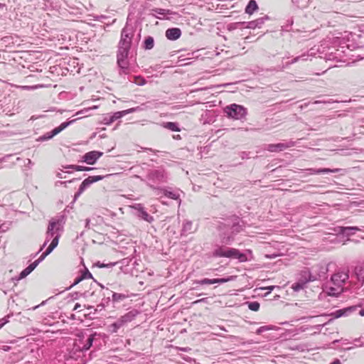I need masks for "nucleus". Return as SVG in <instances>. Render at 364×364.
Wrapping results in <instances>:
<instances>
[{
  "mask_svg": "<svg viewBox=\"0 0 364 364\" xmlns=\"http://www.w3.org/2000/svg\"><path fill=\"white\" fill-rule=\"evenodd\" d=\"M305 287L306 284L298 279L296 282L292 284L291 288L294 291H299L300 290L304 289Z\"/></svg>",
  "mask_w": 364,
  "mask_h": 364,
  "instance_id": "35",
  "label": "nucleus"
},
{
  "mask_svg": "<svg viewBox=\"0 0 364 364\" xmlns=\"http://www.w3.org/2000/svg\"><path fill=\"white\" fill-rule=\"evenodd\" d=\"M104 296H107L106 298L102 299V302L105 303V306L108 305V303L110 301V299L112 297L110 296L111 294L109 293V290L107 289L105 292L102 293Z\"/></svg>",
  "mask_w": 364,
  "mask_h": 364,
  "instance_id": "38",
  "label": "nucleus"
},
{
  "mask_svg": "<svg viewBox=\"0 0 364 364\" xmlns=\"http://www.w3.org/2000/svg\"><path fill=\"white\" fill-rule=\"evenodd\" d=\"M90 219L87 218L85 220V228L90 229Z\"/></svg>",
  "mask_w": 364,
  "mask_h": 364,
  "instance_id": "62",
  "label": "nucleus"
},
{
  "mask_svg": "<svg viewBox=\"0 0 364 364\" xmlns=\"http://www.w3.org/2000/svg\"><path fill=\"white\" fill-rule=\"evenodd\" d=\"M340 171L339 168H316V169H311V173L314 174H322V173H338Z\"/></svg>",
  "mask_w": 364,
  "mask_h": 364,
  "instance_id": "27",
  "label": "nucleus"
},
{
  "mask_svg": "<svg viewBox=\"0 0 364 364\" xmlns=\"http://www.w3.org/2000/svg\"><path fill=\"white\" fill-rule=\"evenodd\" d=\"M152 11L161 16H155L156 18L159 19H162L163 17H164L166 15H171L173 14V11L169 9H164L161 8H155L152 9Z\"/></svg>",
  "mask_w": 364,
  "mask_h": 364,
  "instance_id": "26",
  "label": "nucleus"
},
{
  "mask_svg": "<svg viewBox=\"0 0 364 364\" xmlns=\"http://www.w3.org/2000/svg\"><path fill=\"white\" fill-rule=\"evenodd\" d=\"M97 106H93L91 108H88V109H82L81 111L77 112V114H84V113H86L88 110L91 109H97Z\"/></svg>",
  "mask_w": 364,
  "mask_h": 364,
  "instance_id": "56",
  "label": "nucleus"
},
{
  "mask_svg": "<svg viewBox=\"0 0 364 364\" xmlns=\"http://www.w3.org/2000/svg\"><path fill=\"white\" fill-rule=\"evenodd\" d=\"M106 176H90L85 178L80 184L77 191L75 193L74 199L76 200L86 188L95 182L102 180Z\"/></svg>",
  "mask_w": 364,
  "mask_h": 364,
  "instance_id": "8",
  "label": "nucleus"
},
{
  "mask_svg": "<svg viewBox=\"0 0 364 364\" xmlns=\"http://www.w3.org/2000/svg\"><path fill=\"white\" fill-rule=\"evenodd\" d=\"M158 191H159V193H157V195H159L160 193H161L164 196H166L168 198L176 200H179V203H181L180 194L178 191H173L171 188L166 189V188H161L159 190H158Z\"/></svg>",
  "mask_w": 364,
  "mask_h": 364,
  "instance_id": "18",
  "label": "nucleus"
},
{
  "mask_svg": "<svg viewBox=\"0 0 364 364\" xmlns=\"http://www.w3.org/2000/svg\"><path fill=\"white\" fill-rule=\"evenodd\" d=\"M340 46L339 48L336 49L335 52H331L330 53V59L336 60L337 61H343L342 59V53L344 54L345 56L348 55L346 53L347 50H353L355 47L353 45L348 43L343 39L339 42ZM345 61V60H343Z\"/></svg>",
  "mask_w": 364,
  "mask_h": 364,
  "instance_id": "6",
  "label": "nucleus"
},
{
  "mask_svg": "<svg viewBox=\"0 0 364 364\" xmlns=\"http://www.w3.org/2000/svg\"><path fill=\"white\" fill-rule=\"evenodd\" d=\"M250 152H248V151H242L240 154L242 159H250Z\"/></svg>",
  "mask_w": 364,
  "mask_h": 364,
  "instance_id": "52",
  "label": "nucleus"
},
{
  "mask_svg": "<svg viewBox=\"0 0 364 364\" xmlns=\"http://www.w3.org/2000/svg\"><path fill=\"white\" fill-rule=\"evenodd\" d=\"M270 329H271V328H270L269 326H263L259 327V328L257 330L256 333H257V334H260V333H262V332L266 331H268V330H270Z\"/></svg>",
  "mask_w": 364,
  "mask_h": 364,
  "instance_id": "51",
  "label": "nucleus"
},
{
  "mask_svg": "<svg viewBox=\"0 0 364 364\" xmlns=\"http://www.w3.org/2000/svg\"><path fill=\"white\" fill-rule=\"evenodd\" d=\"M132 208L134 210H135V211H136L135 212V215L138 218H141V219H142V220H145V221H146V222H148L149 223H152L154 221V218L151 215H150L145 210V208L143 206V205H141L140 203H137V204H135V205H132Z\"/></svg>",
  "mask_w": 364,
  "mask_h": 364,
  "instance_id": "12",
  "label": "nucleus"
},
{
  "mask_svg": "<svg viewBox=\"0 0 364 364\" xmlns=\"http://www.w3.org/2000/svg\"><path fill=\"white\" fill-rule=\"evenodd\" d=\"M181 36V31L178 28H170L166 31V37L170 41H176Z\"/></svg>",
  "mask_w": 364,
  "mask_h": 364,
  "instance_id": "19",
  "label": "nucleus"
},
{
  "mask_svg": "<svg viewBox=\"0 0 364 364\" xmlns=\"http://www.w3.org/2000/svg\"><path fill=\"white\" fill-rule=\"evenodd\" d=\"M134 36V33L132 27L125 26L123 28L117 51L129 53Z\"/></svg>",
  "mask_w": 364,
  "mask_h": 364,
  "instance_id": "5",
  "label": "nucleus"
},
{
  "mask_svg": "<svg viewBox=\"0 0 364 364\" xmlns=\"http://www.w3.org/2000/svg\"><path fill=\"white\" fill-rule=\"evenodd\" d=\"M246 304L251 311H257L259 309L260 304L258 301H247Z\"/></svg>",
  "mask_w": 364,
  "mask_h": 364,
  "instance_id": "34",
  "label": "nucleus"
},
{
  "mask_svg": "<svg viewBox=\"0 0 364 364\" xmlns=\"http://www.w3.org/2000/svg\"><path fill=\"white\" fill-rule=\"evenodd\" d=\"M58 242L57 239L56 240H52L50 244L46 249V250L44 252V253L48 256L49 254H50L53 250L58 246Z\"/></svg>",
  "mask_w": 364,
  "mask_h": 364,
  "instance_id": "33",
  "label": "nucleus"
},
{
  "mask_svg": "<svg viewBox=\"0 0 364 364\" xmlns=\"http://www.w3.org/2000/svg\"><path fill=\"white\" fill-rule=\"evenodd\" d=\"M294 21L292 18L288 19L286 24L282 26V30L285 31H290L291 30V26L293 25Z\"/></svg>",
  "mask_w": 364,
  "mask_h": 364,
  "instance_id": "37",
  "label": "nucleus"
},
{
  "mask_svg": "<svg viewBox=\"0 0 364 364\" xmlns=\"http://www.w3.org/2000/svg\"><path fill=\"white\" fill-rule=\"evenodd\" d=\"M164 127H165L171 131H173V132H179L180 131L178 124L176 122H166L164 124Z\"/></svg>",
  "mask_w": 364,
  "mask_h": 364,
  "instance_id": "30",
  "label": "nucleus"
},
{
  "mask_svg": "<svg viewBox=\"0 0 364 364\" xmlns=\"http://www.w3.org/2000/svg\"><path fill=\"white\" fill-rule=\"evenodd\" d=\"M244 28H251V29H255V28H257L255 20L251 21L249 22H245Z\"/></svg>",
  "mask_w": 364,
  "mask_h": 364,
  "instance_id": "46",
  "label": "nucleus"
},
{
  "mask_svg": "<svg viewBox=\"0 0 364 364\" xmlns=\"http://www.w3.org/2000/svg\"><path fill=\"white\" fill-rule=\"evenodd\" d=\"M80 277H82V279L92 278V274L87 269H85L83 272H82Z\"/></svg>",
  "mask_w": 364,
  "mask_h": 364,
  "instance_id": "43",
  "label": "nucleus"
},
{
  "mask_svg": "<svg viewBox=\"0 0 364 364\" xmlns=\"http://www.w3.org/2000/svg\"><path fill=\"white\" fill-rule=\"evenodd\" d=\"M147 185L153 190H159L156 185L168 181V174L163 168L149 170L146 175Z\"/></svg>",
  "mask_w": 364,
  "mask_h": 364,
  "instance_id": "2",
  "label": "nucleus"
},
{
  "mask_svg": "<svg viewBox=\"0 0 364 364\" xmlns=\"http://www.w3.org/2000/svg\"><path fill=\"white\" fill-rule=\"evenodd\" d=\"M103 155V153L99 151H91L86 153L82 156V161L87 164L93 165L97 159Z\"/></svg>",
  "mask_w": 364,
  "mask_h": 364,
  "instance_id": "15",
  "label": "nucleus"
},
{
  "mask_svg": "<svg viewBox=\"0 0 364 364\" xmlns=\"http://www.w3.org/2000/svg\"><path fill=\"white\" fill-rule=\"evenodd\" d=\"M105 303L101 302L100 304H98L97 306V308L95 309V311H98V310L101 311V310H102L105 308Z\"/></svg>",
  "mask_w": 364,
  "mask_h": 364,
  "instance_id": "55",
  "label": "nucleus"
},
{
  "mask_svg": "<svg viewBox=\"0 0 364 364\" xmlns=\"http://www.w3.org/2000/svg\"><path fill=\"white\" fill-rule=\"evenodd\" d=\"M298 279L303 282L304 284H306L310 282L316 281L317 279V276L313 275L308 268H304L300 272L299 277Z\"/></svg>",
  "mask_w": 364,
  "mask_h": 364,
  "instance_id": "17",
  "label": "nucleus"
},
{
  "mask_svg": "<svg viewBox=\"0 0 364 364\" xmlns=\"http://www.w3.org/2000/svg\"><path fill=\"white\" fill-rule=\"evenodd\" d=\"M129 53L117 51V64L119 67V75H127L129 73V63L127 60Z\"/></svg>",
  "mask_w": 364,
  "mask_h": 364,
  "instance_id": "9",
  "label": "nucleus"
},
{
  "mask_svg": "<svg viewBox=\"0 0 364 364\" xmlns=\"http://www.w3.org/2000/svg\"><path fill=\"white\" fill-rule=\"evenodd\" d=\"M36 262H32L26 268L21 271L19 274V279H23L31 274L36 267Z\"/></svg>",
  "mask_w": 364,
  "mask_h": 364,
  "instance_id": "25",
  "label": "nucleus"
},
{
  "mask_svg": "<svg viewBox=\"0 0 364 364\" xmlns=\"http://www.w3.org/2000/svg\"><path fill=\"white\" fill-rule=\"evenodd\" d=\"M335 101L330 100L328 101H321V100H316L314 102V104H320V103H333Z\"/></svg>",
  "mask_w": 364,
  "mask_h": 364,
  "instance_id": "57",
  "label": "nucleus"
},
{
  "mask_svg": "<svg viewBox=\"0 0 364 364\" xmlns=\"http://www.w3.org/2000/svg\"><path fill=\"white\" fill-rule=\"evenodd\" d=\"M330 364H341V362L339 359H335L332 363Z\"/></svg>",
  "mask_w": 364,
  "mask_h": 364,
  "instance_id": "64",
  "label": "nucleus"
},
{
  "mask_svg": "<svg viewBox=\"0 0 364 364\" xmlns=\"http://www.w3.org/2000/svg\"><path fill=\"white\" fill-rule=\"evenodd\" d=\"M77 119H72L68 122H63L59 127H55L53 129L51 132H47L42 136H39L37 139L38 141H44L49 139H51L53 136L61 132L63 130H64L66 127H68L69 125L74 123Z\"/></svg>",
  "mask_w": 364,
  "mask_h": 364,
  "instance_id": "7",
  "label": "nucleus"
},
{
  "mask_svg": "<svg viewBox=\"0 0 364 364\" xmlns=\"http://www.w3.org/2000/svg\"><path fill=\"white\" fill-rule=\"evenodd\" d=\"M95 336H96V333H92L89 336V337L86 340V343L82 347V349H81L82 351H86L90 348V347L92 346Z\"/></svg>",
  "mask_w": 364,
  "mask_h": 364,
  "instance_id": "28",
  "label": "nucleus"
},
{
  "mask_svg": "<svg viewBox=\"0 0 364 364\" xmlns=\"http://www.w3.org/2000/svg\"><path fill=\"white\" fill-rule=\"evenodd\" d=\"M193 232H194V230H193V225L192 221L188 220H185L183 223V227H182L181 235L182 236L187 235Z\"/></svg>",
  "mask_w": 364,
  "mask_h": 364,
  "instance_id": "22",
  "label": "nucleus"
},
{
  "mask_svg": "<svg viewBox=\"0 0 364 364\" xmlns=\"http://www.w3.org/2000/svg\"><path fill=\"white\" fill-rule=\"evenodd\" d=\"M139 110H141V108L139 107H136L123 111H118L111 114L110 115L112 116V117L113 118V121L114 122L115 120L119 119L128 114L133 113L134 112Z\"/></svg>",
  "mask_w": 364,
  "mask_h": 364,
  "instance_id": "20",
  "label": "nucleus"
},
{
  "mask_svg": "<svg viewBox=\"0 0 364 364\" xmlns=\"http://www.w3.org/2000/svg\"><path fill=\"white\" fill-rule=\"evenodd\" d=\"M360 306H350L348 307H346L343 309H338L329 314L330 316L333 317V318H338L343 316H348L353 311L356 310L358 307Z\"/></svg>",
  "mask_w": 364,
  "mask_h": 364,
  "instance_id": "14",
  "label": "nucleus"
},
{
  "mask_svg": "<svg viewBox=\"0 0 364 364\" xmlns=\"http://www.w3.org/2000/svg\"><path fill=\"white\" fill-rule=\"evenodd\" d=\"M100 292H97L96 291H94L92 292H89V291H85L82 295L85 298H88V297H94V296H97V297H99L100 296Z\"/></svg>",
  "mask_w": 364,
  "mask_h": 364,
  "instance_id": "41",
  "label": "nucleus"
},
{
  "mask_svg": "<svg viewBox=\"0 0 364 364\" xmlns=\"http://www.w3.org/2000/svg\"><path fill=\"white\" fill-rule=\"evenodd\" d=\"M1 43L8 46L14 43L13 37L11 36H6L1 39Z\"/></svg>",
  "mask_w": 364,
  "mask_h": 364,
  "instance_id": "36",
  "label": "nucleus"
},
{
  "mask_svg": "<svg viewBox=\"0 0 364 364\" xmlns=\"http://www.w3.org/2000/svg\"><path fill=\"white\" fill-rule=\"evenodd\" d=\"M57 177L58 178H65L64 176H63V172H58L56 174Z\"/></svg>",
  "mask_w": 364,
  "mask_h": 364,
  "instance_id": "63",
  "label": "nucleus"
},
{
  "mask_svg": "<svg viewBox=\"0 0 364 364\" xmlns=\"http://www.w3.org/2000/svg\"><path fill=\"white\" fill-rule=\"evenodd\" d=\"M13 316V314H8L5 317L0 319V328H2L5 324H6L9 321V318Z\"/></svg>",
  "mask_w": 364,
  "mask_h": 364,
  "instance_id": "44",
  "label": "nucleus"
},
{
  "mask_svg": "<svg viewBox=\"0 0 364 364\" xmlns=\"http://www.w3.org/2000/svg\"><path fill=\"white\" fill-rule=\"evenodd\" d=\"M82 280L83 279H82V277L80 276L76 277L75 281H74V282L73 283V284L68 289H70L71 287L77 285V284H79Z\"/></svg>",
  "mask_w": 364,
  "mask_h": 364,
  "instance_id": "53",
  "label": "nucleus"
},
{
  "mask_svg": "<svg viewBox=\"0 0 364 364\" xmlns=\"http://www.w3.org/2000/svg\"><path fill=\"white\" fill-rule=\"evenodd\" d=\"M295 145V142L289 141L285 143L270 144L267 145L266 149L270 152H279Z\"/></svg>",
  "mask_w": 364,
  "mask_h": 364,
  "instance_id": "13",
  "label": "nucleus"
},
{
  "mask_svg": "<svg viewBox=\"0 0 364 364\" xmlns=\"http://www.w3.org/2000/svg\"><path fill=\"white\" fill-rule=\"evenodd\" d=\"M267 19H269V17L267 16H265L264 17H261V18L256 19L255 22L257 24V27L260 28L262 26V25L264 23V21L267 20Z\"/></svg>",
  "mask_w": 364,
  "mask_h": 364,
  "instance_id": "45",
  "label": "nucleus"
},
{
  "mask_svg": "<svg viewBox=\"0 0 364 364\" xmlns=\"http://www.w3.org/2000/svg\"><path fill=\"white\" fill-rule=\"evenodd\" d=\"M102 122V124H104L105 125H110L112 123L114 122V121H113V118L112 117V116L110 114H107L104 117Z\"/></svg>",
  "mask_w": 364,
  "mask_h": 364,
  "instance_id": "40",
  "label": "nucleus"
},
{
  "mask_svg": "<svg viewBox=\"0 0 364 364\" xmlns=\"http://www.w3.org/2000/svg\"><path fill=\"white\" fill-rule=\"evenodd\" d=\"M245 22H235L232 23L228 25V31H233L238 28H244Z\"/></svg>",
  "mask_w": 364,
  "mask_h": 364,
  "instance_id": "31",
  "label": "nucleus"
},
{
  "mask_svg": "<svg viewBox=\"0 0 364 364\" xmlns=\"http://www.w3.org/2000/svg\"><path fill=\"white\" fill-rule=\"evenodd\" d=\"M46 256H47V255L43 252V253L41 255V257H40L38 259L35 260L33 262H36V266H38V264H39L40 262H42V261L46 258Z\"/></svg>",
  "mask_w": 364,
  "mask_h": 364,
  "instance_id": "54",
  "label": "nucleus"
},
{
  "mask_svg": "<svg viewBox=\"0 0 364 364\" xmlns=\"http://www.w3.org/2000/svg\"><path fill=\"white\" fill-rule=\"evenodd\" d=\"M213 255L215 257L237 259L240 262H245L248 260L247 255L240 252L239 250L225 247H218L213 252Z\"/></svg>",
  "mask_w": 364,
  "mask_h": 364,
  "instance_id": "3",
  "label": "nucleus"
},
{
  "mask_svg": "<svg viewBox=\"0 0 364 364\" xmlns=\"http://www.w3.org/2000/svg\"><path fill=\"white\" fill-rule=\"evenodd\" d=\"M65 220L66 218L65 215H60L52 218L49 220L46 232V240L39 251H41L50 240L57 239L58 242H59V239L63 231Z\"/></svg>",
  "mask_w": 364,
  "mask_h": 364,
  "instance_id": "1",
  "label": "nucleus"
},
{
  "mask_svg": "<svg viewBox=\"0 0 364 364\" xmlns=\"http://www.w3.org/2000/svg\"><path fill=\"white\" fill-rule=\"evenodd\" d=\"M234 240L233 236H228L227 237H223L221 239L223 243L225 244H230Z\"/></svg>",
  "mask_w": 364,
  "mask_h": 364,
  "instance_id": "49",
  "label": "nucleus"
},
{
  "mask_svg": "<svg viewBox=\"0 0 364 364\" xmlns=\"http://www.w3.org/2000/svg\"><path fill=\"white\" fill-rule=\"evenodd\" d=\"M134 78V82L138 85H144L146 82V80L141 76H136Z\"/></svg>",
  "mask_w": 364,
  "mask_h": 364,
  "instance_id": "42",
  "label": "nucleus"
},
{
  "mask_svg": "<svg viewBox=\"0 0 364 364\" xmlns=\"http://www.w3.org/2000/svg\"><path fill=\"white\" fill-rule=\"evenodd\" d=\"M235 276H229L223 278H215V279H208L204 278L200 280L193 281V284L198 285H206V284H224L230 281H233L235 279Z\"/></svg>",
  "mask_w": 364,
  "mask_h": 364,
  "instance_id": "10",
  "label": "nucleus"
},
{
  "mask_svg": "<svg viewBox=\"0 0 364 364\" xmlns=\"http://www.w3.org/2000/svg\"><path fill=\"white\" fill-rule=\"evenodd\" d=\"M139 314V311L136 309H132L129 312L126 313L124 315L122 316L117 321L119 322L120 326L122 327L125 324L132 321L136 317V316Z\"/></svg>",
  "mask_w": 364,
  "mask_h": 364,
  "instance_id": "16",
  "label": "nucleus"
},
{
  "mask_svg": "<svg viewBox=\"0 0 364 364\" xmlns=\"http://www.w3.org/2000/svg\"><path fill=\"white\" fill-rule=\"evenodd\" d=\"M338 232L343 235H353L355 231H360L361 229L357 226L338 227Z\"/></svg>",
  "mask_w": 364,
  "mask_h": 364,
  "instance_id": "21",
  "label": "nucleus"
},
{
  "mask_svg": "<svg viewBox=\"0 0 364 364\" xmlns=\"http://www.w3.org/2000/svg\"><path fill=\"white\" fill-rule=\"evenodd\" d=\"M122 326H120V324L119 323V322L117 321H116L115 322H114L113 323H112L109 326L110 328V331L112 332V333H117L118 331V330L121 328Z\"/></svg>",
  "mask_w": 364,
  "mask_h": 364,
  "instance_id": "39",
  "label": "nucleus"
},
{
  "mask_svg": "<svg viewBox=\"0 0 364 364\" xmlns=\"http://www.w3.org/2000/svg\"><path fill=\"white\" fill-rule=\"evenodd\" d=\"M95 168L93 167H87V166H82V171H90L91 170L95 169Z\"/></svg>",
  "mask_w": 364,
  "mask_h": 364,
  "instance_id": "58",
  "label": "nucleus"
},
{
  "mask_svg": "<svg viewBox=\"0 0 364 364\" xmlns=\"http://www.w3.org/2000/svg\"><path fill=\"white\" fill-rule=\"evenodd\" d=\"M309 0H299V2H293L299 8H304L307 6Z\"/></svg>",
  "mask_w": 364,
  "mask_h": 364,
  "instance_id": "47",
  "label": "nucleus"
},
{
  "mask_svg": "<svg viewBox=\"0 0 364 364\" xmlns=\"http://www.w3.org/2000/svg\"><path fill=\"white\" fill-rule=\"evenodd\" d=\"M65 168H71L77 171H82V166L79 165H70L65 167Z\"/></svg>",
  "mask_w": 364,
  "mask_h": 364,
  "instance_id": "50",
  "label": "nucleus"
},
{
  "mask_svg": "<svg viewBox=\"0 0 364 364\" xmlns=\"http://www.w3.org/2000/svg\"><path fill=\"white\" fill-rule=\"evenodd\" d=\"M109 293L114 304L120 303L129 297V295L126 294L116 293L112 291H109Z\"/></svg>",
  "mask_w": 364,
  "mask_h": 364,
  "instance_id": "23",
  "label": "nucleus"
},
{
  "mask_svg": "<svg viewBox=\"0 0 364 364\" xmlns=\"http://www.w3.org/2000/svg\"><path fill=\"white\" fill-rule=\"evenodd\" d=\"M154 46V40L151 36H147L144 41V48L145 50H151Z\"/></svg>",
  "mask_w": 364,
  "mask_h": 364,
  "instance_id": "29",
  "label": "nucleus"
},
{
  "mask_svg": "<svg viewBox=\"0 0 364 364\" xmlns=\"http://www.w3.org/2000/svg\"><path fill=\"white\" fill-rule=\"evenodd\" d=\"M81 307V304L79 303H76L74 306L73 311H77Z\"/></svg>",
  "mask_w": 364,
  "mask_h": 364,
  "instance_id": "60",
  "label": "nucleus"
},
{
  "mask_svg": "<svg viewBox=\"0 0 364 364\" xmlns=\"http://www.w3.org/2000/svg\"><path fill=\"white\" fill-rule=\"evenodd\" d=\"M343 291V289L342 288H340L338 289V287H330L328 288V294L331 295V296H338L341 292Z\"/></svg>",
  "mask_w": 364,
  "mask_h": 364,
  "instance_id": "32",
  "label": "nucleus"
},
{
  "mask_svg": "<svg viewBox=\"0 0 364 364\" xmlns=\"http://www.w3.org/2000/svg\"><path fill=\"white\" fill-rule=\"evenodd\" d=\"M258 9V5L255 0H250L245 8V13L252 15Z\"/></svg>",
  "mask_w": 364,
  "mask_h": 364,
  "instance_id": "24",
  "label": "nucleus"
},
{
  "mask_svg": "<svg viewBox=\"0 0 364 364\" xmlns=\"http://www.w3.org/2000/svg\"><path fill=\"white\" fill-rule=\"evenodd\" d=\"M348 277L349 276L347 272L339 271L332 275L331 282L333 284L338 287V289H343V286L348 280Z\"/></svg>",
  "mask_w": 364,
  "mask_h": 364,
  "instance_id": "11",
  "label": "nucleus"
},
{
  "mask_svg": "<svg viewBox=\"0 0 364 364\" xmlns=\"http://www.w3.org/2000/svg\"><path fill=\"white\" fill-rule=\"evenodd\" d=\"M33 165V163L31 161V160L28 159L26 166H28L29 168H31Z\"/></svg>",
  "mask_w": 364,
  "mask_h": 364,
  "instance_id": "61",
  "label": "nucleus"
},
{
  "mask_svg": "<svg viewBox=\"0 0 364 364\" xmlns=\"http://www.w3.org/2000/svg\"><path fill=\"white\" fill-rule=\"evenodd\" d=\"M223 111L227 117L235 120H243L247 114V109L244 106L235 103L226 106Z\"/></svg>",
  "mask_w": 364,
  "mask_h": 364,
  "instance_id": "4",
  "label": "nucleus"
},
{
  "mask_svg": "<svg viewBox=\"0 0 364 364\" xmlns=\"http://www.w3.org/2000/svg\"><path fill=\"white\" fill-rule=\"evenodd\" d=\"M274 288H275V286H268V287H266L262 289L268 290V293H270Z\"/></svg>",
  "mask_w": 364,
  "mask_h": 364,
  "instance_id": "59",
  "label": "nucleus"
},
{
  "mask_svg": "<svg viewBox=\"0 0 364 364\" xmlns=\"http://www.w3.org/2000/svg\"><path fill=\"white\" fill-rule=\"evenodd\" d=\"M306 55H299V56H297V57H295L294 58H293L291 62L289 63L290 64H293V63H295L298 61H299L300 60H306V58H304Z\"/></svg>",
  "mask_w": 364,
  "mask_h": 364,
  "instance_id": "48",
  "label": "nucleus"
}]
</instances>
